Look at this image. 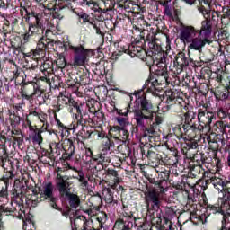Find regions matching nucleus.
Segmentation results:
<instances>
[{
    "label": "nucleus",
    "instance_id": "1",
    "mask_svg": "<svg viewBox=\"0 0 230 230\" xmlns=\"http://www.w3.org/2000/svg\"><path fill=\"white\" fill-rule=\"evenodd\" d=\"M133 113L138 127H146V125H150L154 120L152 103L146 99L141 101V109H135Z\"/></svg>",
    "mask_w": 230,
    "mask_h": 230
},
{
    "label": "nucleus",
    "instance_id": "2",
    "mask_svg": "<svg viewBox=\"0 0 230 230\" xmlns=\"http://www.w3.org/2000/svg\"><path fill=\"white\" fill-rule=\"evenodd\" d=\"M75 53H76L73 66H85L89 62V57H94V50L84 49V47H74Z\"/></svg>",
    "mask_w": 230,
    "mask_h": 230
},
{
    "label": "nucleus",
    "instance_id": "3",
    "mask_svg": "<svg viewBox=\"0 0 230 230\" xmlns=\"http://www.w3.org/2000/svg\"><path fill=\"white\" fill-rule=\"evenodd\" d=\"M104 181L110 188L112 190H117L118 191H122L123 187L119 185L121 180L118 176V172L114 169H108L105 173Z\"/></svg>",
    "mask_w": 230,
    "mask_h": 230
},
{
    "label": "nucleus",
    "instance_id": "4",
    "mask_svg": "<svg viewBox=\"0 0 230 230\" xmlns=\"http://www.w3.org/2000/svg\"><path fill=\"white\" fill-rule=\"evenodd\" d=\"M215 119V113L208 110H199L198 113V119L199 127L204 129L205 127H210L213 119Z\"/></svg>",
    "mask_w": 230,
    "mask_h": 230
},
{
    "label": "nucleus",
    "instance_id": "5",
    "mask_svg": "<svg viewBox=\"0 0 230 230\" xmlns=\"http://www.w3.org/2000/svg\"><path fill=\"white\" fill-rule=\"evenodd\" d=\"M175 102V93L172 90H166L163 95V102L159 103L158 109L163 112L168 111V105Z\"/></svg>",
    "mask_w": 230,
    "mask_h": 230
},
{
    "label": "nucleus",
    "instance_id": "6",
    "mask_svg": "<svg viewBox=\"0 0 230 230\" xmlns=\"http://www.w3.org/2000/svg\"><path fill=\"white\" fill-rule=\"evenodd\" d=\"M208 43H209V39L199 34L198 37L190 40L189 48L190 49H195L196 51H202V48Z\"/></svg>",
    "mask_w": 230,
    "mask_h": 230
},
{
    "label": "nucleus",
    "instance_id": "7",
    "mask_svg": "<svg viewBox=\"0 0 230 230\" xmlns=\"http://www.w3.org/2000/svg\"><path fill=\"white\" fill-rule=\"evenodd\" d=\"M196 33L197 31H195V27L187 26L181 30L180 39L184 42V44H190Z\"/></svg>",
    "mask_w": 230,
    "mask_h": 230
},
{
    "label": "nucleus",
    "instance_id": "8",
    "mask_svg": "<svg viewBox=\"0 0 230 230\" xmlns=\"http://www.w3.org/2000/svg\"><path fill=\"white\" fill-rule=\"evenodd\" d=\"M56 182L61 195H67V193H69V182L67 181L66 176L58 174Z\"/></svg>",
    "mask_w": 230,
    "mask_h": 230
},
{
    "label": "nucleus",
    "instance_id": "9",
    "mask_svg": "<svg viewBox=\"0 0 230 230\" xmlns=\"http://www.w3.org/2000/svg\"><path fill=\"white\" fill-rule=\"evenodd\" d=\"M211 21L210 20H205L201 22V28L199 31V35L202 37H206V39H209V35H211Z\"/></svg>",
    "mask_w": 230,
    "mask_h": 230
},
{
    "label": "nucleus",
    "instance_id": "10",
    "mask_svg": "<svg viewBox=\"0 0 230 230\" xmlns=\"http://www.w3.org/2000/svg\"><path fill=\"white\" fill-rule=\"evenodd\" d=\"M43 195L46 199H50V202L52 204V208H55L57 204H55V198L53 197V183L49 182L44 186Z\"/></svg>",
    "mask_w": 230,
    "mask_h": 230
},
{
    "label": "nucleus",
    "instance_id": "11",
    "mask_svg": "<svg viewBox=\"0 0 230 230\" xmlns=\"http://www.w3.org/2000/svg\"><path fill=\"white\" fill-rule=\"evenodd\" d=\"M102 199L107 202V204H112L114 201V196L110 188H104L102 190Z\"/></svg>",
    "mask_w": 230,
    "mask_h": 230
},
{
    "label": "nucleus",
    "instance_id": "12",
    "mask_svg": "<svg viewBox=\"0 0 230 230\" xmlns=\"http://www.w3.org/2000/svg\"><path fill=\"white\" fill-rule=\"evenodd\" d=\"M147 199L153 201L155 206H159V194L155 190H151L147 193Z\"/></svg>",
    "mask_w": 230,
    "mask_h": 230
},
{
    "label": "nucleus",
    "instance_id": "13",
    "mask_svg": "<svg viewBox=\"0 0 230 230\" xmlns=\"http://www.w3.org/2000/svg\"><path fill=\"white\" fill-rule=\"evenodd\" d=\"M212 183L215 186V188L218 190V191H224V190H226L224 181H222L219 178H215L214 180H212Z\"/></svg>",
    "mask_w": 230,
    "mask_h": 230
},
{
    "label": "nucleus",
    "instance_id": "14",
    "mask_svg": "<svg viewBox=\"0 0 230 230\" xmlns=\"http://www.w3.org/2000/svg\"><path fill=\"white\" fill-rule=\"evenodd\" d=\"M69 204L71 208H78L80 206V198L75 194L69 195Z\"/></svg>",
    "mask_w": 230,
    "mask_h": 230
},
{
    "label": "nucleus",
    "instance_id": "15",
    "mask_svg": "<svg viewBox=\"0 0 230 230\" xmlns=\"http://www.w3.org/2000/svg\"><path fill=\"white\" fill-rule=\"evenodd\" d=\"M118 124L119 125L120 128H122V130H124V128H127V127H130V122L128 121V119L127 118H117L116 119Z\"/></svg>",
    "mask_w": 230,
    "mask_h": 230
},
{
    "label": "nucleus",
    "instance_id": "16",
    "mask_svg": "<svg viewBox=\"0 0 230 230\" xmlns=\"http://www.w3.org/2000/svg\"><path fill=\"white\" fill-rule=\"evenodd\" d=\"M32 141L34 143H38V145H40V143H42V130L40 129L34 130V136L32 137Z\"/></svg>",
    "mask_w": 230,
    "mask_h": 230
},
{
    "label": "nucleus",
    "instance_id": "17",
    "mask_svg": "<svg viewBox=\"0 0 230 230\" xmlns=\"http://www.w3.org/2000/svg\"><path fill=\"white\" fill-rule=\"evenodd\" d=\"M113 230H128V227H127L123 220L119 219L116 221Z\"/></svg>",
    "mask_w": 230,
    "mask_h": 230
},
{
    "label": "nucleus",
    "instance_id": "18",
    "mask_svg": "<svg viewBox=\"0 0 230 230\" xmlns=\"http://www.w3.org/2000/svg\"><path fill=\"white\" fill-rule=\"evenodd\" d=\"M56 64H57L58 67H59L60 69H64V67H66L67 62L66 61V58L60 57L59 58L57 59Z\"/></svg>",
    "mask_w": 230,
    "mask_h": 230
},
{
    "label": "nucleus",
    "instance_id": "19",
    "mask_svg": "<svg viewBox=\"0 0 230 230\" xmlns=\"http://www.w3.org/2000/svg\"><path fill=\"white\" fill-rule=\"evenodd\" d=\"M195 118H197V113H195L193 111H187L185 113V119H186V121H188V123H190V121H193V119H195Z\"/></svg>",
    "mask_w": 230,
    "mask_h": 230
},
{
    "label": "nucleus",
    "instance_id": "20",
    "mask_svg": "<svg viewBox=\"0 0 230 230\" xmlns=\"http://www.w3.org/2000/svg\"><path fill=\"white\" fill-rule=\"evenodd\" d=\"M199 11L200 12V13H202V15L205 17L206 21H209V17L211 15V11L207 10L206 8H204L203 6L200 7L199 9Z\"/></svg>",
    "mask_w": 230,
    "mask_h": 230
},
{
    "label": "nucleus",
    "instance_id": "21",
    "mask_svg": "<svg viewBox=\"0 0 230 230\" xmlns=\"http://www.w3.org/2000/svg\"><path fill=\"white\" fill-rule=\"evenodd\" d=\"M177 61L181 66H188V58H186L184 54H181L180 57H178Z\"/></svg>",
    "mask_w": 230,
    "mask_h": 230
},
{
    "label": "nucleus",
    "instance_id": "22",
    "mask_svg": "<svg viewBox=\"0 0 230 230\" xmlns=\"http://www.w3.org/2000/svg\"><path fill=\"white\" fill-rule=\"evenodd\" d=\"M23 229L24 230H34L35 225H33V222H31V220L24 221Z\"/></svg>",
    "mask_w": 230,
    "mask_h": 230
},
{
    "label": "nucleus",
    "instance_id": "23",
    "mask_svg": "<svg viewBox=\"0 0 230 230\" xmlns=\"http://www.w3.org/2000/svg\"><path fill=\"white\" fill-rule=\"evenodd\" d=\"M49 42H51V40H46L44 38H41L39 40L38 45L40 46V48H48V45L49 44Z\"/></svg>",
    "mask_w": 230,
    "mask_h": 230
},
{
    "label": "nucleus",
    "instance_id": "24",
    "mask_svg": "<svg viewBox=\"0 0 230 230\" xmlns=\"http://www.w3.org/2000/svg\"><path fill=\"white\" fill-rule=\"evenodd\" d=\"M82 230H96L93 227V221H86L84 223Z\"/></svg>",
    "mask_w": 230,
    "mask_h": 230
},
{
    "label": "nucleus",
    "instance_id": "25",
    "mask_svg": "<svg viewBox=\"0 0 230 230\" xmlns=\"http://www.w3.org/2000/svg\"><path fill=\"white\" fill-rule=\"evenodd\" d=\"M35 28H37V26H30L29 27V32L26 33L23 37L24 40H28V39H30L31 35H33V30H35Z\"/></svg>",
    "mask_w": 230,
    "mask_h": 230
},
{
    "label": "nucleus",
    "instance_id": "26",
    "mask_svg": "<svg viewBox=\"0 0 230 230\" xmlns=\"http://www.w3.org/2000/svg\"><path fill=\"white\" fill-rule=\"evenodd\" d=\"M210 209H211V211H214V213H221L222 215H224V211L222 210V207L212 206Z\"/></svg>",
    "mask_w": 230,
    "mask_h": 230
},
{
    "label": "nucleus",
    "instance_id": "27",
    "mask_svg": "<svg viewBox=\"0 0 230 230\" xmlns=\"http://www.w3.org/2000/svg\"><path fill=\"white\" fill-rule=\"evenodd\" d=\"M217 115L220 117V118H226V111H224L222 109H219L217 111Z\"/></svg>",
    "mask_w": 230,
    "mask_h": 230
},
{
    "label": "nucleus",
    "instance_id": "28",
    "mask_svg": "<svg viewBox=\"0 0 230 230\" xmlns=\"http://www.w3.org/2000/svg\"><path fill=\"white\" fill-rule=\"evenodd\" d=\"M122 133H123V139L124 141L128 139V131L127 130V128L121 129Z\"/></svg>",
    "mask_w": 230,
    "mask_h": 230
},
{
    "label": "nucleus",
    "instance_id": "29",
    "mask_svg": "<svg viewBox=\"0 0 230 230\" xmlns=\"http://www.w3.org/2000/svg\"><path fill=\"white\" fill-rule=\"evenodd\" d=\"M80 182H81V186H83V188H87V181L84 180V177L80 178Z\"/></svg>",
    "mask_w": 230,
    "mask_h": 230
},
{
    "label": "nucleus",
    "instance_id": "30",
    "mask_svg": "<svg viewBox=\"0 0 230 230\" xmlns=\"http://www.w3.org/2000/svg\"><path fill=\"white\" fill-rule=\"evenodd\" d=\"M227 98H229V93L227 92L221 93V100H227Z\"/></svg>",
    "mask_w": 230,
    "mask_h": 230
},
{
    "label": "nucleus",
    "instance_id": "31",
    "mask_svg": "<svg viewBox=\"0 0 230 230\" xmlns=\"http://www.w3.org/2000/svg\"><path fill=\"white\" fill-rule=\"evenodd\" d=\"M58 143H52L50 144V152H53V148H58Z\"/></svg>",
    "mask_w": 230,
    "mask_h": 230
},
{
    "label": "nucleus",
    "instance_id": "32",
    "mask_svg": "<svg viewBox=\"0 0 230 230\" xmlns=\"http://www.w3.org/2000/svg\"><path fill=\"white\" fill-rule=\"evenodd\" d=\"M112 130H114V132H121V130H123V129L119 126H115L112 128Z\"/></svg>",
    "mask_w": 230,
    "mask_h": 230
},
{
    "label": "nucleus",
    "instance_id": "33",
    "mask_svg": "<svg viewBox=\"0 0 230 230\" xmlns=\"http://www.w3.org/2000/svg\"><path fill=\"white\" fill-rule=\"evenodd\" d=\"M81 18L84 20V22H89V15L83 14Z\"/></svg>",
    "mask_w": 230,
    "mask_h": 230
},
{
    "label": "nucleus",
    "instance_id": "34",
    "mask_svg": "<svg viewBox=\"0 0 230 230\" xmlns=\"http://www.w3.org/2000/svg\"><path fill=\"white\" fill-rule=\"evenodd\" d=\"M157 75H161L162 76H164L166 78V70L163 69L162 72H157Z\"/></svg>",
    "mask_w": 230,
    "mask_h": 230
},
{
    "label": "nucleus",
    "instance_id": "35",
    "mask_svg": "<svg viewBox=\"0 0 230 230\" xmlns=\"http://www.w3.org/2000/svg\"><path fill=\"white\" fill-rule=\"evenodd\" d=\"M53 17H54V19H61L62 18V16L60 14H58V13H54Z\"/></svg>",
    "mask_w": 230,
    "mask_h": 230
},
{
    "label": "nucleus",
    "instance_id": "36",
    "mask_svg": "<svg viewBox=\"0 0 230 230\" xmlns=\"http://www.w3.org/2000/svg\"><path fill=\"white\" fill-rule=\"evenodd\" d=\"M185 3H188V4H193L195 3V0H184Z\"/></svg>",
    "mask_w": 230,
    "mask_h": 230
},
{
    "label": "nucleus",
    "instance_id": "37",
    "mask_svg": "<svg viewBox=\"0 0 230 230\" xmlns=\"http://www.w3.org/2000/svg\"><path fill=\"white\" fill-rule=\"evenodd\" d=\"M75 109L79 114H82V110L80 109V106L75 105Z\"/></svg>",
    "mask_w": 230,
    "mask_h": 230
},
{
    "label": "nucleus",
    "instance_id": "38",
    "mask_svg": "<svg viewBox=\"0 0 230 230\" xmlns=\"http://www.w3.org/2000/svg\"><path fill=\"white\" fill-rule=\"evenodd\" d=\"M2 139H6V137L3 135V132H0V141H2Z\"/></svg>",
    "mask_w": 230,
    "mask_h": 230
},
{
    "label": "nucleus",
    "instance_id": "39",
    "mask_svg": "<svg viewBox=\"0 0 230 230\" xmlns=\"http://www.w3.org/2000/svg\"><path fill=\"white\" fill-rule=\"evenodd\" d=\"M165 13L167 15L170 13V7H168V5H165Z\"/></svg>",
    "mask_w": 230,
    "mask_h": 230
},
{
    "label": "nucleus",
    "instance_id": "40",
    "mask_svg": "<svg viewBox=\"0 0 230 230\" xmlns=\"http://www.w3.org/2000/svg\"><path fill=\"white\" fill-rule=\"evenodd\" d=\"M95 30H96V33H97L98 35H102V31L100 30L99 27L96 28Z\"/></svg>",
    "mask_w": 230,
    "mask_h": 230
},
{
    "label": "nucleus",
    "instance_id": "41",
    "mask_svg": "<svg viewBox=\"0 0 230 230\" xmlns=\"http://www.w3.org/2000/svg\"><path fill=\"white\" fill-rule=\"evenodd\" d=\"M160 188V193H164V188H163L161 185H159Z\"/></svg>",
    "mask_w": 230,
    "mask_h": 230
},
{
    "label": "nucleus",
    "instance_id": "42",
    "mask_svg": "<svg viewBox=\"0 0 230 230\" xmlns=\"http://www.w3.org/2000/svg\"><path fill=\"white\" fill-rule=\"evenodd\" d=\"M155 121H156V123H157V125H159V124H161V119H155Z\"/></svg>",
    "mask_w": 230,
    "mask_h": 230
},
{
    "label": "nucleus",
    "instance_id": "43",
    "mask_svg": "<svg viewBox=\"0 0 230 230\" xmlns=\"http://www.w3.org/2000/svg\"><path fill=\"white\" fill-rule=\"evenodd\" d=\"M92 25L93 26L94 30H96V28H98V26H96V24L92 23Z\"/></svg>",
    "mask_w": 230,
    "mask_h": 230
},
{
    "label": "nucleus",
    "instance_id": "44",
    "mask_svg": "<svg viewBox=\"0 0 230 230\" xmlns=\"http://www.w3.org/2000/svg\"><path fill=\"white\" fill-rule=\"evenodd\" d=\"M146 84H150V81H146Z\"/></svg>",
    "mask_w": 230,
    "mask_h": 230
},
{
    "label": "nucleus",
    "instance_id": "45",
    "mask_svg": "<svg viewBox=\"0 0 230 230\" xmlns=\"http://www.w3.org/2000/svg\"><path fill=\"white\" fill-rule=\"evenodd\" d=\"M122 116H127V112H126V113H124V114H122Z\"/></svg>",
    "mask_w": 230,
    "mask_h": 230
},
{
    "label": "nucleus",
    "instance_id": "46",
    "mask_svg": "<svg viewBox=\"0 0 230 230\" xmlns=\"http://www.w3.org/2000/svg\"><path fill=\"white\" fill-rule=\"evenodd\" d=\"M59 1H64V2H66V1H69V0H59Z\"/></svg>",
    "mask_w": 230,
    "mask_h": 230
},
{
    "label": "nucleus",
    "instance_id": "47",
    "mask_svg": "<svg viewBox=\"0 0 230 230\" xmlns=\"http://www.w3.org/2000/svg\"><path fill=\"white\" fill-rule=\"evenodd\" d=\"M87 4H88V6H89V4H91V3L87 2Z\"/></svg>",
    "mask_w": 230,
    "mask_h": 230
},
{
    "label": "nucleus",
    "instance_id": "48",
    "mask_svg": "<svg viewBox=\"0 0 230 230\" xmlns=\"http://www.w3.org/2000/svg\"><path fill=\"white\" fill-rule=\"evenodd\" d=\"M72 1H75V0H72Z\"/></svg>",
    "mask_w": 230,
    "mask_h": 230
},
{
    "label": "nucleus",
    "instance_id": "49",
    "mask_svg": "<svg viewBox=\"0 0 230 230\" xmlns=\"http://www.w3.org/2000/svg\"><path fill=\"white\" fill-rule=\"evenodd\" d=\"M228 230H230V228Z\"/></svg>",
    "mask_w": 230,
    "mask_h": 230
}]
</instances>
